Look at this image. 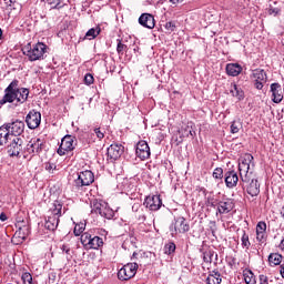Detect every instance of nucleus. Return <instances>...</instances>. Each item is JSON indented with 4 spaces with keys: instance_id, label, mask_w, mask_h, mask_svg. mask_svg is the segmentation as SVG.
<instances>
[{
    "instance_id": "58",
    "label": "nucleus",
    "mask_w": 284,
    "mask_h": 284,
    "mask_svg": "<svg viewBox=\"0 0 284 284\" xmlns=\"http://www.w3.org/2000/svg\"><path fill=\"white\" fill-rule=\"evenodd\" d=\"M211 224L213 225V227H216V222H211Z\"/></svg>"
},
{
    "instance_id": "42",
    "label": "nucleus",
    "mask_w": 284,
    "mask_h": 284,
    "mask_svg": "<svg viewBox=\"0 0 284 284\" xmlns=\"http://www.w3.org/2000/svg\"><path fill=\"white\" fill-rule=\"evenodd\" d=\"M118 44H116V52L118 54L123 55V52L128 51V44H124L121 39L116 40Z\"/></svg>"
},
{
    "instance_id": "57",
    "label": "nucleus",
    "mask_w": 284,
    "mask_h": 284,
    "mask_svg": "<svg viewBox=\"0 0 284 284\" xmlns=\"http://www.w3.org/2000/svg\"><path fill=\"white\" fill-rule=\"evenodd\" d=\"M3 37V31L0 29V39Z\"/></svg>"
},
{
    "instance_id": "47",
    "label": "nucleus",
    "mask_w": 284,
    "mask_h": 284,
    "mask_svg": "<svg viewBox=\"0 0 284 284\" xmlns=\"http://www.w3.org/2000/svg\"><path fill=\"white\" fill-rule=\"evenodd\" d=\"M84 83L85 85H92V83H94V77L92 75V73H87L84 75Z\"/></svg>"
},
{
    "instance_id": "56",
    "label": "nucleus",
    "mask_w": 284,
    "mask_h": 284,
    "mask_svg": "<svg viewBox=\"0 0 284 284\" xmlns=\"http://www.w3.org/2000/svg\"><path fill=\"white\" fill-rule=\"evenodd\" d=\"M209 205H210L211 207H215L214 202H211L210 200H209Z\"/></svg>"
},
{
    "instance_id": "11",
    "label": "nucleus",
    "mask_w": 284,
    "mask_h": 284,
    "mask_svg": "<svg viewBox=\"0 0 284 284\" xmlns=\"http://www.w3.org/2000/svg\"><path fill=\"white\" fill-rule=\"evenodd\" d=\"M43 148H45L44 140L41 138H32L27 144V152L34 156L37 154H41V152H43Z\"/></svg>"
},
{
    "instance_id": "55",
    "label": "nucleus",
    "mask_w": 284,
    "mask_h": 284,
    "mask_svg": "<svg viewBox=\"0 0 284 284\" xmlns=\"http://www.w3.org/2000/svg\"><path fill=\"white\" fill-rule=\"evenodd\" d=\"M173 6H176L178 3H183V0H170Z\"/></svg>"
},
{
    "instance_id": "20",
    "label": "nucleus",
    "mask_w": 284,
    "mask_h": 284,
    "mask_svg": "<svg viewBox=\"0 0 284 284\" xmlns=\"http://www.w3.org/2000/svg\"><path fill=\"white\" fill-rule=\"evenodd\" d=\"M272 101L273 103H281L283 101V88L281 83L275 82L271 84Z\"/></svg>"
},
{
    "instance_id": "45",
    "label": "nucleus",
    "mask_w": 284,
    "mask_h": 284,
    "mask_svg": "<svg viewBox=\"0 0 284 284\" xmlns=\"http://www.w3.org/2000/svg\"><path fill=\"white\" fill-rule=\"evenodd\" d=\"M50 6H52V10H61V8H65V3H61V0H51L50 2Z\"/></svg>"
},
{
    "instance_id": "17",
    "label": "nucleus",
    "mask_w": 284,
    "mask_h": 284,
    "mask_svg": "<svg viewBox=\"0 0 284 284\" xmlns=\"http://www.w3.org/2000/svg\"><path fill=\"white\" fill-rule=\"evenodd\" d=\"M224 183L229 190H234L239 185V173L234 170H229L224 173Z\"/></svg>"
},
{
    "instance_id": "54",
    "label": "nucleus",
    "mask_w": 284,
    "mask_h": 284,
    "mask_svg": "<svg viewBox=\"0 0 284 284\" xmlns=\"http://www.w3.org/2000/svg\"><path fill=\"white\" fill-rule=\"evenodd\" d=\"M280 274H281L282 278H284V264H282L280 266Z\"/></svg>"
},
{
    "instance_id": "5",
    "label": "nucleus",
    "mask_w": 284,
    "mask_h": 284,
    "mask_svg": "<svg viewBox=\"0 0 284 284\" xmlns=\"http://www.w3.org/2000/svg\"><path fill=\"white\" fill-rule=\"evenodd\" d=\"M190 230V223L183 216H179L172 222L170 225V232L172 236H176L178 234H185Z\"/></svg>"
},
{
    "instance_id": "12",
    "label": "nucleus",
    "mask_w": 284,
    "mask_h": 284,
    "mask_svg": "<svg viewBox=\"0 0 284 284\" xmlns=\"http://www.w3.org/2000/svg\"><path fill=\"white\" fill-rule=\"evenodd\" d=\"M123 152H125V148L121 144H111L106 150V161L110 163H114L118 159H121Z\"/></svg>"
},
{
    "instance_id": "38",
    "label": "nucleus",
    "mask_w": 284,
    "mask_h": 284,
    "mask_svg": "<svg viewBox=\"0 0 284 284\" xmlns=\"http://www.w3.org/2000/svg\"><path fill=\"white\" fill-rule=\"evenodd\" d=\"M60 250H61L62 254L67 255V261L72 260V248L69 246V244H62L60 246Z\"/></svg>"
},
{
    "instance_id": "44",
    "label": "nucleus",
    "mask_w": 284,
    "mask_h": 284,
    "mask_svg": "<svg viewBox=\"0 0 284 284\" xmlns=\"http://www.w3.org/2000/svg\"><path fill=\"white\" fill-rule=\"evenodd\" d=\"M21 280L24 284H37L34 283V281L32 280V274H30V272H24L21 275Z\"/></svg>"
},
{
    "instance_id": "29",
    "label": "nucleus",
    "mask_w": 284,
    "mask_h": 284,
    "mask_svg": "<svg viewBox=\"0 0 284 284\" xmlns=\"http://www.w3.org/2000/svg\"><path fill=\"white\" fill-rule=\"evenodd\" d=\"M99 247H103V239L95 235L91 237V242L89 243L87 250H99Z\"/></svg>"
},
{
    "instance_id": "26",
    "label": "nucleus",
    "mask_w": 284,
    "mask_h": 284,
    "mask_svg": "<svg viewBox=\"0 0 284 284\" xmlns=\"http://www.w3.org/2000/svg\"><path fill=\"white\" fill-rule=\"evenodd\" d=\"M17 98L16 101L18 103H26L28 101V97L30 94V90L26 88L19 89V87L16 88Z\"/></svg>"
},
{
    "instance_id": "6",
    "label": "nucleus",
    "mask_w": 284,
    "mask_h": 284,
    "mask_svg": "<svg viewBox=\"0 0 284 284\" xmlns=\"http://www.w3.org/2000/svg\"><path fill=\"white\" fill-rule=\"evenodd\" d=\"M17 88H19V80H13L4 89V95L0 100V105H6V103H14V101H17Z\"/></svg>"
},
{
    "instance_id": "62",
    "label": "nucleus",
    "mask_w": 284,
    "mask_h": 284,
    "mask_svg": "<svg viewBox=\"0 0 284 284\" xmlns=\"http://www.w3.org/2000/svg\"><path fill=\"white\" fill-rule=\"evenodd\" d=\"M143 221H145V215H143Z\"/></svg>"
},
{
    "instance_id": "43",
    "label": "nucleus",
    "mask_w": 284,
    "mask_h": 284,
    "mask_svg": "<svg viewBox=\"0 0 284 284\" xmlns=\"http://www.w3.org/2000/svg\"><path fill=\"white\" fill-rule=\"evenodd\" d=\"M85 232V224L80 223L74 226L73 234L75 236H81Z\"/></svg>"
},
{
    "instance_id": "1",
    "label": "nucleus",
    "mask_w": 284,
    "mask_h": 284,
    "mask_svg": "<svg viewBox=\"0 0 284 284\" xmlns=\"http://www.w3.org/2000/svg\"><path fill=\"white\" fill-rule=\"evenodd\" d=\"M254 165L253 154L245 153L240 158L239 172L241 182L243 183L242 187H245V183H248V185H246V192L250 196H258V194H261V184H258V180L252 179Z\"/></svg>"
},
{
    "instance_id": "22",
    "label": "nucleus",
    "mask_w": 284,
    "mask_h": 284,
    "mask_svg": "<svg viewBox=\"0 0 284 284\" xmlns=\"http://www.w3.org/2000/svg\"><path fill=\"white\" fill-rule=\"evenodd\" d=\"M234 210V202L232 200L221 201L217 204L219 214H230Z\"/></svg>"
},
{
    "instance_id": "33",
    "label": "nucleus",
    "mask_w": 284,
    "mask_h": 284,
    "mask_svg": "<svg viewBox=\"0 0 284 284\" xmlns=\"http://www.w3.org/2000/svg\"><path fill=\"white\" fill-rule=\"evenodd\" d=\"M231 94L232 97H235V99H237L239 101H243L245 99V93L236 84H233L231 89Z\"/></svg>"
},
{
    "instance_id": "34",
    "label": "nucleus",
    "mask_w": 284,
    "mask_h": 284,
    "mask_svg": "<svg viewBox=\"0 0 284 284\" xmlns=\"http://www.w3.org/2000/svg\"><path fill=\"white\" fill-rule=\"evenodd\" d=\"M281 261H283V255L278 253H271L268 255L270 265H281Z\"/></svg>"
},
{
    "instance_id": "24",
    "label": "nucleus",
    "mask_w": 284,
    "mask_h": 284,
    "mask_svg": "<svg viewBox=\"0 0 284 284\" xmlns=\"http://www.w3.org/2000/svg\"><path fill=\"white\" fill-rule=\"evenodd\" d=\"M12 134L6 124L0 126V145H8L9 141L12 139Z\"/></svg>"
},
{
    "instance_id": "37",
    "label": "nucleus",
    "mask_w": 284,
    "mask_h": 284,
    "mask_svg": "<svg viewBox=\"0 0 284 284\" xmlns=\"http://www.w3.org/2000/svg\"><path fill=\"white\" fill-rule=\"evenodd\" d=\"M176 252V244L174 242H169L164 245V254H168L170 256L171 254H174Z\"/></svg>"
},
{
    "instance_id": "46",
    "label": "nucleus",
    "mask_w": 284,
    "mask_h": 284,
    "mask_svg": "<svg viewBox=\"0 0 284 284\" xmlns=\"http://www.w3.org/2000/svg\"><path fill=\"white\" fill-rule=\"evenodd\" d=\"M267 12H268L270 16L278 17V14H281V8H277V7H274V6L270 4V7L267 9Z\"/></svg>"
},
{
    "instance_id": "15",
    "label": "nucleus",
    "mask_w": 284,
    "mask_h": 284,
    "mask_svg": "<svg viewBox=\"0 0 284 284\" xmlns=\"http://www.w3.org/2000/svg\"><path fill=\"white\" fill-rule=\"evenodd\" d=\"M26 123L29 130H37L39 125H41V112L30 111L26 116Z\"/></svg>"
},
{
    "instance_id": "39",
    "label": "nucleus",
    "mask_w": 284,
    "mask_h": 284,
    "mask_svg": "<svg viewBox=\"0 0 284 284\" xmlns=\"http://www.w3.org/2000/svg\"><path fill=\"white\" fill-rule=\"evenodd\" d=\"M242 128L243 124L241 123V121H233L231 123V134H239Z\"/></svg>"
},
{
    "instance_id": "27",
    "label": "nucleus",
    "mask_w": 284,
    "mask_h": 284,
    "mask_svg": "<svg viewBox=\"0 0 284 284\" xmlns=\"http://www.w3.org/2000/svg\"><path fill=\"white\" fill-rule=\"evenodd\" d=\"M44 227L50 232H54L59 227V217H54L53 215H48L45 220Z\"/></svg>"
},
{
    "instance_id": "60",
    "label": "nucleus",
    "mask_w": 284,
    "mask_h": 284,
    "mask_svg": "<svg viewBox=\"0 0 284 284\" xmlns=\"http://www.w3.org/2000/svg\"><path fill=\"white\" fill-rule=\"evenodd\" d=\"M42 1H47L48 3H50L51 0H42Z\"/></svg>"
},
{
    "instance_id": "28",
    "label": "nucleus",
    "mask_w": 284,
    "mask_h": 284,
    "mask_svg": "<svg viewBox=\"0 0 284 284\" xmlns=\"http://www.w3.org/2000/svg\"><path fill=\"white\" fill-rule=\"evenodd\" d=\"M214 255H215V261H217L219 254H216V252H214V250L206 248L202 252L204 263L212 264V258H214Z\"/></svg>"
},
{
    "instance_id": "52",
    "label": "nucleus",
    "mask_w": 284,
    "mask_h": 284,
    "mask_svg": "<svg viewBox=\"0 0 284 284\" xmlns=\"http://www.w3.org/2000/svg\"><path fill=\"white\" fill-rule=\"evenodd\" d=\"M6 1V3H7V6L9 7V8H12V6H14V3H17V0H4Z\"/></svg>"
},
{
    "instance_id": "53",
    "label": "nucleus",
    "mask_w": 284,
    "mask_h": 284,
    "mask_svg": "<svg viewBox=\"0 0 284 284\" xmlns=\"http://www.w3.org/2000/svg\"><path fill=\"white\" fill-rule=\"evenodd\" d=\"M0 221H8V215H6V213H1L0 214Z\"/></svg>"
},
{
    "instance_id": "9",
    "label": "nucleus",
    "mask_w": 284,
    "mask_h": 284,
    "mask_svg": "<svg viewBox=\"0 0 284 284\" xmlns=\"http://www.w3.org/2000/svg\"><path fill=\"white\" fill-rule=\"evenodd\" d=\"M74 143H77V138L72 135H65L61 140V144L58 149V154L60 156H65V152H72V150H74Z\"/></svg>"
},
{
    "instance_id": "14",
    "label": "nucleus",
    "mask_w": 284,
    "mask_h": 284,
    "mask_svg": "<svg viewBox=\"0 0 284 284\" xmlns=\"http://www.w3.org/2000/svg\"><path fill=\"white\" fill-rule=\"evenodd\" d=\"M4 125L13 136H21L26 132V122L20 120L6 123Z\"/></svg>"
},
{
    "instance_id": "61",
    "label": "nucleus",
    "mask_w": 284,
    "mask_h": 284,
    "mask_svg": "<svg viewBox=\"0 0 284 284\" xmlns=\"http://www.w3.org/2000/svg\"><path fill=\"white\" fill-rule=\"evenodd\" d=\"M133 256H136V252L133 253Z\"/></svg>"
},
{
    "instance_id": "8",
    "label": "nucleus",
    "mask_w": 284,
    "mask_h": 284,
    "mask_svg": "<svg viewBox=\"0 0 284 284\" xmlns=\"http://www.w3.org/2000/svg\"><path fill=\"white\" fill-rule=\"evenodd\" d=\"M136 270H139V264L136 263L125 264L118 272L119 281H130V278H134V276H136Z\"/></svg>"
},
{
    "instance_id": "31",
    "label": "nucleus",
    "mask_w": 284,
    "mask_h": 284,
    "mask_svg": "<svg viewBox=\"0 0 284 284\" xmlns=\"http://www.w3.org/2000/svg\"><path fill=\"white\" fill-rule=\"evenodd\" d=\"M243 277L246 284H256V276L250 268L243 271Z\"/></svg>"
},
{
    "instance_id": "40",
    "label": "nucleus",
    "mask_w": 284,
    "mask_h": 284,
    "mask_svg": "<svg viewBox=\"0 0 284 284\" xmlns=\"http://www.w3.org/2000/svg\"><path fill=\"white\" fill-rule=\"evenodd\" d=\"M241 241H242V247H245V250H250L252 243H250V235H247L245 231H243Z\"/></svg>"
},
{
    "instance_id": "30",
    "label": "nucleus",
    "mask_w": 284,
    "mask_h": 284,
    "mask_svg": "<svg viewBox=\"0 0 284 284\" xmlns=\"http://www.w3.org/2000/svg\"><path fill=\"white\" fill-rule=\"evenodd\" d=\"M221 273L219 271H212L206 277V284H221Z\"/></svg>"
},
{
    "instance_id": "32",
    "label": "nucleus",
    "mask_w": 284,
    "mask_h": 284,
    "mask_svg": "<svg viewBox=\"0 0 284 284\" xmlns=\"http://www.w3.org/2000/svg\"><path fill=\"white\" fill-rule=\"evenodd\" d=\"M180 134L183 136V138H191V139H194V134H196V131H194V129L192 128V125L187 124L185 126H183L181 130H180Z\"/></svg>"
},
{
    "instance_id": "48",
    "label": "nucleus",
    "mask_w": 284,
    "mask_h": 284,
    "mask_svg": "<svg viewBox=\"0 0 284 284\" xmlns=\"http://www.w3.org/2000/svg\"><path fill=\"white\" fill-rule=\"evenodd\" d=\"M45 170L47 172H50V174H52L54 172V170H57V164L48 162L45 163Z\"/></svg>"
},
{
    "instance_id": "25",
    "label": "nucleus",
    "mask_w": 284,
    "mask_h": 284,
    "mask_svg": "<svg viewBox=\"0 0 284 284\" xmlns=\"http://www.w3.org/2000/svg\"><path fill=\"white\" fill-rule=\"evenodd\" d=\"M243 72V67L239 63H229L226 64V74L229 77H239Z\"/></svg>"
},
{
    "instance_id": "10",
    "label": "nucleus",
    "mask_w": 284,
    "mask_h": 284,
    "mask_svg": "<svg viewBox=\"0 0 284 284\" xmlns=\"http://www.w3.org/2000/svg\"><path fill=\"white\" fill-rule=\"evenodd\" d=\"M251 79H253L256 90H263L267 83V73L263 69H255L252 71Z\"/></svg>"
},
{
    "instance_id": "41",
    "label": "nucleus",
    "mask_w": 284,
    "mask_h": 284,
    "mask_svg": "<svg viewBox=\"0 0 284 284\" xmlns=\"http://www.w3.org/2000/svg\"><path fill=\"white\" fill-rule=\"evenodd\" d=\"M212 176L215 179V181L223 183V168L214 169Z\"/></svg>"
},
{
    "instance_id": "3",
    "label": "nucleus",
    "mask_w": 284,
    "mask_h": 284,
    "mask_svg": "<svg viewBox=\"0 0 284 284\" xmlns=\"http://www.w3.org/2000/svg\"><path fill=\"white\" fill-rule=\"evenodd\" d=\"M92 183H94V173L90 170L82 171L78 173V178L73 181V190L80 192V190L92 185Z\"/></svg>"
},
{
    "instance_id": "13",
    "label": "nucleus",
    "mask_w": 284,
    "mask_h": 284,
    "mask_svg": "<svg viewBox=\"0 0 284 284\" xmlns=\"http://www.w3.org/2000/svg\"><path fill=\"white\" fill-rule=\"evenodd\" d=\"M144 205L151 212H158L163 205V200H161V195H149L144 200Z\"/></svg>"
},
{
    "instance_id": "7",
    "label": "nucleus",
    "mask_w": 284,
    "mask_h": 284,
    "mask_svg": "<svg viewBox=\"0 0 284 284\" xmlns=\"http://www.w3.org/2000/svg\"><path fill=\"white\" fill-rule=\"evenodd\" d=\"M23 151V138L22 136H12L7 143V152L9 156H19Z\"/></svg>"
},
{
    "instance_id": "4",
    "label": "nucleus",
    "mask_w": 284,
    "mask_h": 284,
    "mask_svg": "<svg viewBox=\"0 0 284 284\" xmlns=\"http://www.w3.org/2000/svg\"><path fill=\"white\" fill-rule=\"evenodd\" d=\"M91 212L92 214H100L102 219H108L109 221L114 219V211L106 203L99 202V200L91 202Z\"/></svg>"
},
{
    "instance_id": "35",
    "label": "nucleus",
    "mask_w": 284,
    "mask_h": 284,
    "mask_svg": "<svg viewBox=\"0 0 284 284\" xmlns=\"http://www.w3.org/2000/svg\"><path fill=\"white\" fill-rule=\"evenodd\" d=\"M101 34V28H92L89 30V32L85 33V38L89 39V41H92V39H97Z\"/></svg>"
},
{
    "instance_id": "2",
    "label": "nucleus",
    "mask_w": 284,
    "mask_h": 284,
    "mask_svg": "<svg viewBox=\"0 0 284 284\" xmlns=\"http://www.w3.org/2000/svg\"><path fill=\"white\" fill-rule=\"evenodd\" d=\"M48 52V44L38 42L36 44L28 43L22 48V54L28 58L29 61H43L45 53Z\"/></svg>"
},
{
    "instance_id": "49",
    "label": "nucleus",
    "mask_w": 284,
    "mask_h": 284,
    "mask_svg": "<svg viewBox=\"0 0 284 284\" xmlns=\"http://www.w3.org/2000/svg\"><path fill=\"white\" fill-rule=\"evenodd\" d=\"M165 30H168L169 32H174V30H176V24L172 21L166 22L165 23Z\"/></svg>"
},
{
    "instance_id": "63",
    "label": "nucleus",
    "mask_w": 284,
    "mask_h": 284,
    "mask_svg": "<svg viewBox=\"0 0 284 284\" xmlns=\"http://www.w3.org/2000/svg\"><path fill=\"white\" fill-rule=\"evenodd\" d=\"M276 3H277V2L275 1V2H274V6H276Z\"/></svg>"
},
{
    "instance_id": "18",
    "label": "nucleus",
    "mask_w": 284,
    "mask_h": 284,
    "mask_svg": "<svg viewBox=\"0 0 284 284\" xmlns=\"http://www.w3.org/2000/svg\"><path fill=\"white\" fill-rule=\"evenodd\" d=\"M16 227H18L17 234L19 239H22V241H26V239L30 236V232H31L30 222L26 220L18 221L16 224Z\"/></svg>"
},
{
    "instance_id": "16",
    "label": "nucleus",
    "mask_w": 284,
    "mask_h": 284,
    "mask_svg": "<svg viewBox=\"0 0 284 284\" xmlns=\"http://www.w3.org/2000/svg\"><path fill=\"white\" fill-rule=\"evenodd\" d=\"M135 154L138 159H141V161H145L150 158L151 152H150V145H148V142L145 141H140L136 144L135 149Z\"/></svg>"
},
{
    "instance_id": "50",
    "label": "nucleus",
    "mask_w": 284,
    "mask_h": 284,
    "mask_svg": "<svg viewBox=\"0 0 284 284\" xmlns=\"http://www.w3.org/2000/svg\"><path fill=\"white\" fill-rule=\"evenodd\" d=\"M260 284H270V278L264 274L260 275Z\"/></svg>"
},
{
    "instance_id": "51",
    "label": "nucleus",
    "mask_w": 284,
    "mask_h": 284,
    "mask_svg": "<svg viewBox=\"0 0 284 284\" xmlns=\"http://www.w3.org/2000/svg\"><path fill=\"white\" fill-rule=\"evenodd\" d=\"M94 133L97 134L98 139H103L105 136V134L101 132L100 128L94 129Z\"/></svg>"
},
{
    "instance_id": "19",
    "label": "nucleus",
    "mask_w": 284,
    "mask_h": 284,
    "mask_svg": "<svg viewBox=\"0 0 284 284\" xmlns=\"http://www.w3.org/2000/svg\"><path fill=\"white\" fill-rule=\"evenodd\" d=\"M139 23L143 28H148V30H154V26H156L154 16H152L150 13H142L139 18Z\"/></svg>"
},
{
    "instance_id": "36",
    "label": "nucleus",
    "mask_w": 284,
    "mask_h": 284,
    "mask_svg": "<svg viewBox=\"0 0 284 284\" xmlns=\"http://www.w3.org/2000/svg\"><path fill=\"white\" fill-rule=\"evenodd\" d=\"M80 241H81L83 247H85V250H88L90 242L92 241V235L90 233H83L80 237Z\"/></svg>"
},
{
    "instance_id": "23",
    "label": "nucleus",
    "mask_w": 284,
    "mask_h": 284,
    "mask_svg": "<svg viewBox=\"0 0 284 284\" xmlns=\"http://www.w3.org/2000/svg\"><path fill=\"white\" fill-rule=\"evenodd\" d=\"M62 210L63 203H61L59 200H55L52 204V207L49 210V215L54 216L55 219H61V216H63Z\"/></svg>"
},
{
    "instance_id": "21",
    "label": "nucleus",
    "mask_w": 284,
    "mask_h": 284,
    "mask_svg": "<svg viewBox=\"0 0 284 284\" xmlns=\"http://www.w3.org/2000/svg\"><path fill=\"white\" fill-rule=\"evenodd\" d=\"M265 239H267V224L262 221L256 225V241L264 243Z\"/></svg>"
},
{
    "instance_id": "59",
    "label": "nucleus",
    "mask_w": 284,
    "mask_h": 284,
    "mask_svg": "<svg viewBox=\"0 0 284 284\" xmlns=\"http://www.w3.org/2000/svg\"><path fill=\"white\" fill-rule=\"evenodd\" d=\"M211 232H212V234H214V229L211 227Z\"/></svg>"
}]
</instances>
